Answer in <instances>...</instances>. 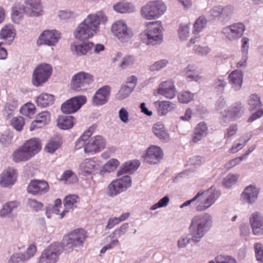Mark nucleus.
Returning <instances> with one entry per match:
<instances>
[{"instance_id": "nucleus-51", "label": "nucleus", "mask_w": 263, "mask_h": 263, "mask_svg": "<svg viewBox=\"0 0 263 263\" xmlns=\"http://www.w3.org/2000/svg\"><path fill=\"white\" fill-rule=\"evenodd\" d=\"M238 178V175L230 174L224 178L223 184L227 187H230L237 182Z\"/></svg>"}, {"instance_id": "nucleus-39", "label": "nucleus", "mask_w": 263, "mask_h": 263, "mask_svg": "<svg viewBox=\"0 0 263 263\" xmlns=\"http://www.w3.org/2000/svg\"><path fill=\"white\" fill-rule=\"evenodd\" d=\"M26 13L24 6L19 4H15L12 8L11 17L13 21L15 23H19L23 18V13Z\"/></svg>"}, {"instance_id": "nucleus-27", "label": "nucleus", "mask_w": 263, "mask_h": 263, "mask_svg": "<svg viewBox=\"0 0 263 263\" xmlns=\"http://www.w3.org/2000/svg\"><path fill=\"white\" fill-rule=\"evenodd\" d=\"M23 146L32 157L37 154L42 149L41 141L37 138H31L26 141L24 143Z\"/></svg>"}, {"instance_id": "nucleus-59", "label": "nucleus", "mask_w": 263, "mask_h": 263, "mask_svg": "<svg viewBox=\"0 0 263 263\" xmlns=\"http://www.w3.org/2000/svg\"><path fill=\"white\" fill-rule=\"evenodd\" d=\"M216 263H236L235 260L229 256L219 255L215 258Z\"/></svg>"}, {"instance_id": "nucleus-7", "label": "nucleus", "mask_w": 263, "mask_h": 263, "mask_svg": "<svg viewBox=\"0 0 263 263\" xmlns=\"http://www.w3.org/2000/svg\"><path fill=\"white\" fill-rule=\"evenodd\" d=\"M52 68L51 65L43 63L37 65L32 74V83L38 87L45 83L52 74Z\"/></svg>"}, {"instance_id": "nucleus-47", "label": "nucleus", "mask_w": 263, "mask_h": 263, "mask_svg": "<svg viewBox=\"0 0 263 263\" xmlns=\"http://www.w3.org/2000/svg\"><path fill=\"white\" fill-rule=\"evenodd\" d=\"M241 104L237 103L231 107L230 110L228 111L226 117H229L232 119H235L239 117L241 115Z\"/></svg>"}, {"instance_id": "nucleus-45", "label": "nucleus", "mask_w": 263, "mask_h": 263, "mask_svg": "<svg viewBox=\"0 0 263 263\" xmlns=\"http://www.w3.org/2000/svg\"><path fill=\"white\" fill-rule=\"evenodd\" d=\"M248 104L250 110H255L262 106L260 98L256 94H252L250 96L248 99Z\"/></svg>"}, {"instance_id": "nucleus-16", "label": "nucleus", "mask_w": 263, "mask_h": 263, "mask_svg": "<svg viewBox=\"0 0 263 263\" xmlns=\"http://www.w3.org/2000/svg\"><path fill=\"white\" fill-rule=\"evenodd\" d=\"M17 178V170L9 167L4 170L0 175V186L3 187H11L15 183Z\"/></svg>"}, {"instance_id": "nucleus-60", "label": "nucleus", "mask_w": 263, "mask_h": 263, "mask_svg": "<svg viewBox=\"0 0 263 263\" xmlns=\"http://www.w3.org/2000/svg\"><path fill=\"white\" fill-rule=\"evenodd\" d=\"M167 64V61L162 60L155 62L154 64L152 65L150 69L152 71L159 70L160 69L165 67Z\"/></svg>"}, {"instance_id": "nucleus-10", "label": "nucleus", "mask_w": 263, "mask_h": 263, "mask_svg": "<svg viewBox=\"0 0 263 263\" xmlns=\"http://www.w3.org/2000/svg\"><path fill=\"white\" fill-rule=\"evenodd\" d=\"M86 233L83 229L73 230L65 237L67 246L72 249L82 247L87 237Z\"/></svg>"}, {"instance_id": "nucleus-24", "label": "nucleus", "mask_w": 263, "mask_h": 263, "mask_svg": "<svg viewBox=\"0 0 263 263\" xmlns=\"http://www.w3.org/2000/svg\"><path fill=\"white\" fill-rule=\"evenodd\" d=\"M94 45L92 42H84L79 45L71 44L70 49L74 54L81 56L90 53Z\"/></svg>"}, {"instance_id": "nucleus-13", "label": "nucleus", "mask_w": 263, "mask_h": 263, "mask_svg": "<svg viewBox=\"0 0 263 263\" xmlns=\"http://www.w3.org/2000/svg\"><path fill=\"white\" fill-rule=\"evenodd\" d=\"M111 31L115 36L122 41L130 39L133 35L132 30L122 21L114 23L111 27Z\"/></svg>"}, {"instance_id": "nucleus-5", "label": "nucleus", "mask_w": 263, "mask_h": 263, "mask_svg": "<svg viewBox=\"0 0 263 263\" xmlns=\"http://www.w3.org/2000/svg\"><path fill=\"white\" fill-rule=\"evenodd\" d=\"M147 29L141 34V39L147 44L155 45L162 42L163 27L160 21L148 22Z\"/></svg>"}, {"instance_id": "nucleus-15", "label": "nucleus", "mask_w": 263, "mask_h": 263, "mask_svg": "<svg viewBox=\"0 0 263 263\" xmlns=\"http://www.w3.org/2000/svg\"><path fill=\"white\" fill-rule=\"evenodd\" d=\"M49 190L48 183L43 180L33 179L29 183L27 191L33 195H41L47 193Z\"/></svg>"}, {"instance_id": "nucleus-58", "label": "nucleus", "mask_w": 263, "mask_h": 263, "mask_svg": "<svg viewBox=\"0 0 263 263\" xmlns=\"http://www.w3.org/2000/svg\"><path fill=\"white\" fill-rule=\"evenodd\" d=\"M245 156L242 155L240 157L235 158L231 160L225 164V167L227 169H230L236 165L239 164L245 158Z\"/></svg>"}, {"instance_id": "nucleus-37", "label": "nucleus", "mask_w": 263, "mask_h": 263, "mask_svg": "<svg viewBox=\"0 0 263 263\" xmlns=\"http://www.w3.org/2000/svg\"><path fill=\"white\" fill-rule=\"evenodd\" d=\"M19 205L20 202L16 200L8 201L5 203L0 210V216L2 217L7 216Z\"/></svg>"}, {"instance_id": "nucleus-56", "label": "nucleus", "mask_w": 263, "mask_h": 263, "mask_svg": "<svg viewBox=\"0 0 263 263\" xmlns=\"http://www.w3.org/2000/svg\"><path fill=\"white\" fill-rule=\"evenodd\" d=\"M248 140V139H246L243 136L241 137L239 139V141L242 142V143H239L235 145H233L230 148V153L234 154L237 152L239 150L241 149Z\"/></svg>"}, {"instance_id": "nucleus-55", "label": "nucleus", "mask_w": 263, "mask_h": 263, "mask_svg": "<svg viewBox=\"0 0 263 263\" xmlns=\"http://www.w3.org/2000/svg\"><path fill=\"white\" fill-rule=\"evenodd\" d=\"M256 259L258 261L263 262V246L260 243H255L254 245Z\"/></svg>"}, {"instance_id": "nucleus-18", "label": "nucleus", "mask_w": 263, "mask_h": 263, "mask_svg": "<svg viewBox=\"0 0 263 263\" xmlns=\"http://www.w3.org/2000/svg\"><path fill=\"white\" fill-rule=\"evenodd\" d=\"M163 152L161 148L155 145L150 146L144 156V160L149 164H156L162 159Z\"/></svg>"}, {"instance_id": "nucleus-43", "label": "nucleus", "mask_w": 263, "mask_h": 263, "mask_svg": "<svg viewBox=\"0 0 263 263\" xmlns=\"http://www.w3.org/2000/svg\"><path fill=\"white\" fill-rule=\"evenodd\" d=\"M119 164L120 163L117 159H111L105 164L100 173L103 175L106 172H112L117 168Z\"/></svg>"}, {"instance_id": "nucleus-23", "label": "nucleus", "mask_w": 263, "mask_h": 263, "mask_svg": "<svg viewBox=\"0 0 263 263\" xmlns=\"http://www.w3.org/2000/svg\"><path fill=\"white\" fill-rule=\"evenodd\" d=\"M250 222L254 234H263V216L259 213H253L250 218Z\"/></svg>"}, {"instance_id": "nucleus-14", "label": "nucleus", "mask_w": 263, "mask_h": 263, "mask_svg": "<svg viewBox=\"0 0 263 263\" xmlns=\"http://www.w3.org/2000/svg\"><path fill=\"white\" fill-rule=\"evenodd\" d=\"M245 30V26L242 23H237L224 28L222 33L229 40L233 41L241 37Z\"/></svg>"}, {"instance_id": "nucleus-25", "label": "nucleus", "mask_w": 263, "mask_h": 263, "mask_svg": "<svg viewBox=\"0 0 263 263\" xmlns=\"http://www.w3.org/2000/svg\"><path fill=\"white\" fill-rule=\"evenodd\" d=\"M232 13L233 8L230 6L225 7L216 6L211 11L212 16L221 20H225L230 17Z\"/></svg>"}, {"instance_id": "nucleus-54", "label": "nucleus", "mask_w": 263, "mask_h": 263, "mask_svg": "<svg viewBox=\"0 0 263 263\" xmlns=\"http://www.w3.org/2000/svg\"><path fill=\"white\" fill-rule=\"evenodd\" d=\"M135 59L133 55H126L124 57L120 63V66L123 68L130 66L134 64Z\"/></svg>"}, {"instance_id": "nucleus-32", "label": "nucleus", "mask_w": 263, "mask_h": 263, "mask_svg": "<svg viewBox=\"0 0 263 263\" xmlns=\"http://www.w3.org/2000/svg\"><path fill=\"white\" fill-rule=\"evenodd\" d=\"M12 157L13 161L15 162L26 161L32 158L30 154H29L23 145L19 147L14 152Z\"/></svg>"}, {"instance_id": "nucleus-44", "label": "nucleus", "mask_w": 263, "mask_h": 263, "mask_svg": "<svg viewBox=\"0 0 263 263\" xmlns=\"http://www.w3.org/2000/svg\"><path fill=\"white\" fill-rule=\"evenodd\" d=\"M35 105L30 103H26L20 109V112L23 115L30 117L35 112Z\"/></svg>"}, {"instance_id": "nucleus-9", "label": "nucleus", "mask_w": 263, "mask_h": 263, "mask_svg": "<svg viewBox=\"0 0 263 263\" xmlns=\"http://www.w3.org/2000/svg\"><path fill=\"white\" fill-rule=\"evenodd\" d=\"M132 185V179L129 176H124L122 178L113 180L108 186V194L111 197L115 196Z\"/></svg>"}, {"instance_id": "nucleus-8", "label": "nucleus", "mask_w": 263, "mask_h": 263, "mask_svg": "<svg viewBox=\"0 0 263 263\" xmlns=\"http://www.w3.org/2000/svg\"><path fill=\"white\" fill-rule=\"evenodd\" d=\"M93 81V77L91 74L83 71L79 72L73 76L71 81V87L76 91L85 90Z\"/></svg>"}, {"instance_id": "nucleus-34", "label": "nucleus", "mask_w": 263, "mask_h": 263, "mask_svg": "<svg viewBox=\"0 0 263 263\" xmlns=\"http://www.w3.org/2000/svg\"><path fill=\"white\" fill-rule=\"evenodd\" d=\"M259 191L254 185L247 187L242 194V197L248 202H252L257 198Z\"/></svg>"}, {"instance_id": "nucleus-1", "label": "nucleus", "mask_w": 263, "mask_h": 263, "mask_svg": "<svg viewBox=\"0 0 263 263\" xmlns=\"http://www.w3.org/2000/svg\"><path fill=\"white\" fill-rule=\"evenodd\" d=\"M95 128L93 126H90L83 133L76 143V149L83 147L85 153L91 154L98 153L104 149L106 141L102 136L98 135L90 138Z\"/></svg>"}, {"instance_id": "nucleus-22", "label": "nucleus", "mask_w": 263, "mask_h": 263, "mask_svg": "<svg viewBox=\"0 0 263 263\" xmlns=\"http://www.w3.org/2000/svg\"><path fill=\"white\" fill-rule=\"evenodd\" d=\"M36 251V246L30 245L25 254L17 253L11 256L8 263H25V261L32 257Z\"/></svg>"}, {"instance_id": "nucleus-42", "label": "nucleus", "mask_w": 263, "mask_h": 263, "mask_svg": "<svg viewBox=\"0 0 263 263\" xmlns=\"http://www.w3.org/2000/svg\"><path fill=\"white\" fill-rule=\"evenodd\" d=\"M60 180L65 181L67 183H73L78 181L77 175L71 171L67 170L61 175Z\"/></svg>"}, {"instance_id": "nucleus-63", "label": "nucleus", "mask_w": 263, "mask_h": 263, "mask_svg": "<svg viewBox=\"0 0 263 263\" xmlns=\"http://www.w3.org/2000/svg\"><path fill=\"white\" fill-rule=\"evenodd\" d=\"M207 127L204 122H200L197 125L195 128V133L203 136L206 133Z\"/></svg>"}, {"instance_id": "nucleus-26", "label": "nucleus", "mask_w": 263, "mask_h": 263, "mask_svg": "<svg viewBox=\"0 0 263 263\" xmlns=\"http://www.w3.org/2000/svg\"><path fill=\"white\" fill-rule=\"evenodd\" d=\"M158 92L160 94L167 98H173L176 93V90L173 82L171 81L162 82L159 85Z\"/></svg>"}, {"instance_id": "nucleus-28", "label": "nucleus", "mask_w": 263, "mask_h": 263, "mask_svg": "<svg viewBox=\"0 0 263 263\" xmlns=\"http://www.w3.org/2000/svg\"><path fill=\"white\" fill-rule=\"evenodd\" d=\"M99 168V164L91 159H86L80 165L82 174L88 175L95 172Z\"/></svg>"}, {"instance_id": "nucleus-3", "label": "nucleus", "mask_w": 263, "mask_h": 263, "mask_svg": "<svg viewBox=\"0 0 263 263\" xmlns=\"http://www.w3.org/2000/svg\"><path fill=\"white\" fill-rule=\"evenodd\" d=\"M212 217L208 213L195 216L192 220L189 229L192 240L198 242L212 226Z\"/></svg>"}, {"instance_id": "nucleus-11", "label": "nucleus", "mask_w": 263, "mask_h": 263, "mask_svg": "<svg viewBox=\"0 0 263 263\" xmlns=\"http://www.w3.org/2000/svg\"><path fill=\"white\" fill-rule=\"evenodd\" d=\"M84 96L73 97L63 103L61 105V110L63 113L70 114L77 111L86 102Z\"/></svg>"}, {"instance_id": "nucleus-29", "label": "nucleus", "mask_w": 263, "mask_h": 263, "mask_svg": "<svg viewBox=\"0 0 263 263\" xmlns=\"http://www.w3.org/2000/svg\"><path fill=\"white\" fill-rule=\"evenodd\" d=\"M79 197L75 195H69L67 196L64 200L65 209L60 214V218H62L70 210H73L77 207Z\"/></svg>"}, {"instance_id": "nucleus-35", "label": "nucleus", "mask_w": 263, "mask_h": 263, "mask_svg": "<svg viewBox=\"0 0 263 263\" xmlns=\"http://www.w3.org/2000/svg\"><path fill=\"white\" fill-rule=\"evenodd\" d=\"M140 164L139 161L136 160L126 162L118 172L117 175L120 176L124 174L134 172L138 168Z\"/></svg>"}, {"instance_id": "nucleus-50", "label": "nucleus", "mask_w": 263, "mask_h": 263, "mask_svg": "<svg viewBox=\"0 0 263 263\" xmlns=\"http://www.w3.org/2000/svg\"><path fill=\"white\" fill-rule=\"evenodd\" d=\"M128 228V224L127 223H125L122 224L119 228L116 229L110 235L108 236V237H110L111 238H113L115 237H120L125 233Z\"/></svg>"}, {"instance_id": "nucleus-46", "label": "nucleus", "mask_w": 263, "mask_h": 263, "mask_svg": "<svg viewBox=\"0 0 263 263\" xmlns=\"http://www.w3.org/2000/svg\"><path fill=\"white\" fill-rule=\"evenodd\" d=\"M133 88L126 85L121 86L120 89L116 94V98L118 100H123L127 98L133 91Z\"/></svg>"}, {"instance_id": "nucleus-30", "label": "nucleus", "mask_w": 263, "mask_h": 263, "mask_svg": "<svg viewBox=\"0 0 263 263\" xmlns=\"http://www.w3.org/2000/svg\"><path fill=\"white\" fill-rule=\"evenodd\" d=\"M75 119L71 116H59L57 120V126L62 129L71 128L74 124Z\"/></svg>"}, {"instance_id": "nucleus-36", "label": "nucleus", "mask_w": 263, "mask_h": 263, "mask_svg": "<svg viewBox=\"0 0 263 263\" xmlns=\"http://www.w3.org/2000/svg\"><path fill=\"white\" fill-rule=\"evenodd\" d=\"M154 134L160 140L167 141L169 136L165 129L164 125L160 122L155 123L153 127Z\"/></svg>"}, {"instance_id": "nucleus-49", "label": "nucleus", "mask_w": 263, "mask_h": 263, "mask_svg": "<svg viewBox=\"0 0 263 263\" xmlns=\"http://www.w3.org/2000/svg\"><path fill=\"white\" fill-rule=\"evenodd\" d=\"M11 125L16 130L20 132L25 125L24 119L22 117H14L11 120Z\"/></svg>"}, {"instance_id": "nucleus-62", "label": "nucleus", "mask_w": 263, "mask_h": 263, "mask_svg": "<svg viewBox=\"0 0 263 263\" xmlns=\"http://www.w3.org/2000/svg\"><path fill=\"white\" fill-rule=\"evenodd\" d=\"M119 245V241L118 239L112 240L110 243L103 247L100 250V254H104L108 250L113 249L115 246Z\"/></svg>"}, {"instance_id": "nucleus-64", "label": "nucleus", "mask_w": 263, "mask_h": 263, "mask_svg": "<svg viewBox=\"0 0 263 263\" xmlns=\"http://www.w3.org/2000/svg\"><path fill=\"white\" fill-rule=\"evenodd\" d=\"M195 52L199 54H206L210 51V49L208 46L202 47L200 45H195L194 47Z\"/></svg>"}, {"instance_id": "nucleus-48", "label": "nucleus", "mask_w": 263, "mask_h": 263, "mask_svg": "<svg viewBox=\"0 0 263 263\" xmlns=\"http://www.w3.org/2000/svg\"><path fill=\"white\" fill-rule=\"evenodd\" d=\"M173 104L169 101H162L159 103L158 113L160 115H165L173 108Z\"/></svg>"}, {"instance_id": "nucleus-57", "label": "nucleus", "mask_w": 263, "mask_h": 263, "mask_svg": "<svg viewBox=\"0 0 263 263\" xmlns=\"http://www.w3.org/2000/svg\"><path fill=\"white\" fill-rule=\"evenodd\" d=\"M170 201L167 196H165L160 199L157 203L153 205L151 208V210H155L158 208L165 207L168 203Z\"/></svg>"}, {"instance_id": "nucleus-41", "label": "nucleus", "mask_w": 263, "mask_h": 263, "mask_svg": "<svg viewBox=\"0 0 263 263\" xmlns=\"http://www.w3.org/2000/svg\"><path fill=\"white\" fill-rule=\"evenodd\" d=\"M184 74L187 78L198 81L201 79L202 76H200L194 66L189 65L184 70Z\"/></svg>"}, {"instance_id": "nucleus-20", "label": "nucleus", "mask_w": 263, "mask_h": 263, "mask_svg": "<svg viewBox=\"0 0 263 263\" xmlns=\"http://www.w3.org/2000/svg\"><path fill=\"white\" fill-rule=\"evenodd\" d=\"M206 23L207 20L204 16H200L196 20L192 30L194 36L190 39V45L200 42V35H199V33L206 27Z\"/></svg>"}, {"instance_id": "nucleus-40", "label": "nucleus", "mask_w": 263, "mask_h": 263, "mask_svg": "<svg viewBox=\"0 0 263 263\" xmlns=\"http://www.w3.org/2000/svg\"><path fill=\"white\" fill-rule=\"evenodd\" d=\"M61 140L58 137L52 138L47 143L45 149L46 152L53 154L61 146Z\"/></svg>"}, {"instance_id": "nucleus-19", "label": "nucleus", "mask_w": 263, "mask_h": 263, "mask_svg": "<svg viewBox=\"0 0 263 263\" xmlns=\"http://www.w3.org/2000/svg\"><path fill=\"white\" fill-rule=\"evenodd\" d=\"M25 11L31 16H39L42 15L43 7L41 0H25Z\"/></svg>"}, {"instance_id": "nucleus-6", "label": "nucleus", "mask_w": 263, "mask_h": 263, "mask_svg": "<svg viewBox=\"0 0 263 263\" xmlns=\"http://www.w3.org/2000/svg\"><path fill=\"white\" fill-rule=\"evenodd\" d=\"M166 10L165 4L160 0L148 2L140 10L141 16L146 20H156L162 15Z\"/></svg>"}, {"instance_id": "nucleus-17", "label": "nucleus", "mask_w": 263, "mask_h": 263, "mask_svg": "<svg viewBox=\"0 0 263 263\" xmlns=\"http://www.w3.org/2000/svg\"><path fill=\"white\" fill-rule=\"evenodd\" d=\"M60 38V34L56 30H45L39 36L37 41L39 45L43 44L54 45Z\"/></svg>"}, {"instance_id": "nucleus-61", "label": "nucleus", "mask_w": 263, "mask_h": 263, "mask_svg": "<svg viewBox=\"0 0 263 263\" xmlns=\"http://www.w3.org/2000/svg\"><path fill=\"white\" fill-rule=\"evenodd\" d=\"M28 204L31 208H33L36 211H40L43 208V204L41 202L37 201L35 199H29Z\"/></svg>"}, {"instance_id": "nucleus-52", "label": "nucleus", "mask_w": 263, "mask_h": 263, "mask_svg": "<svg viewBox=\"0 0 263 263\" xmlns=\"http://www.w3.org/2000/svg\"><path fill=\"white\" fill-rule=\"evenodd\" d=\"M114 9L117 12L124 13L129 12L130 8L128 3H119L114 6Z\"/></svg>"}, {"instance_id": "nucleus-4", "label": "nucleus", "mask_w": 263, "mask_h": 263, "mask_svg": "<svg viewBox=\"0 0 263 263\" xmlns=\"http://www.w3.org/2000/svg\"><path fill=\"white\" fill-rule=\"evenodd\" d=\"M220 195L219 191L211 187L205 191H199L192 199L182 204V208L187 206L193 202H196V209L201 212L210 208Z\"/></svg>"}, {"instance_id": "nucleus-31", "label": "nucleus", "mask_w": 263, "mask_h": 263, "mask_svg": "<svg viewBox=\"0 0 263 263\" xmlns=\"http://www.w3.org/2000/svg\"><path fill=\"white\" fill-rule=\"evenodd\" d=\"M15 35V29L10 24L4 25L0 31V38L3 40L12 41Z\"/></svg>"}, {"instance_id": "nucleus-38", "label": "nucleus", "mask_w": 263, "mask_h": 263, "mask_svg": "<svg viewBox=\"0 0 263 263\" xmlns=\"http://www.w3.org/2000/svg\"><path fill=\"white\" fill-rule=\"evenodd\" d=\"M229 78L235 89H238L241 87L243 78L241 71L234 70L230 73Z\"/></svg>"}, {"instance_id": "nucleus-12", "label": "nucleus", "mask_w": 263, "mask_h": 263, "mask_svg": "<svg viewBox=\"0 0 263 263\" xmlns=\"http://www.w3.org/2000/svg\"><path fill=\"white\" fill-rule=\"evenodd\" d=\"M61 254V246L51 245L45 250L39 258L40 263H55Z\"/></svg>"}, {"instance_id": "nucleus-53", "label": "nucleus", "mask_w": 263, "mask_h": 263, "mask_svg": "<svg viewBox=\"0 0 263 263\" xmlns=\"http://www.w3.org/2000/svg\"><path fill=\"white\" fill-rule=\"evenodd\" d=\"M36 119L37 120H40L41 123L46 125L50 121V114L47 111H42L36 116Z\"/></svg>"}, {"instance_id": "nucleus-21", "label": "nucleus", "mask_w": 263, "mask_h": 263, "mask_svg": "<svg viewBox=\"0 0 263 263\" xmlns=\"http://www.w3.org/2000/svg\"><path fill=\"white\" fill-rule=\"evenodd\" d=\"M111 87L105 85L99 88L92 98V103L95 105H102L106 103L109 97Z\"/></svg>"}, {"instance_id": "nucleus-33", "label": "nucleus", "mask_w": 263, "mask_h": 263, "mask_svg": "<svg viewBox=\"0 0 263 263\" xmlns=\"http://www.w3.org/2000/svg\"><path fill=\"white\" fill-rule=\"evenodd\" d=\"M54 96L51 94L43 93L40 95L36 100L37 106L46 107L53 104Z\"/></svg>"}, {"instance_id": "nucleus-2", "label": "nucleus", "mask_w": 263, "mask_h": 263, "mask_svg": "<svg viewBox=\"0 0 263 263\" xmlns=\"http://www.w3.org/2000/svg\"><path fill=\"white\" fill-rule=\"evenodd\" d=\"M106 17L102 12L90 14L80 24L74 32V36L80 40L90 38L96 33L101 22L106 21Z\"/></svg>"}]
</instances>
